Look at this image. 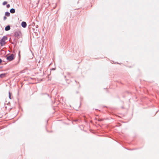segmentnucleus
<instances>
[{
	"label": "nucleus",
	"mask_w": 159,
	"mask_h": 159,
	"mask_svg": "<svg viewBox=\"0 0 159 159\" xmlns=\"http://www.w3.org/2000/svg\"><path fill=\"white\" fill-rule=\"evenodd\" d=\"M7 39V37L6 36H4L1 40L0 44L1 46H3L5 44V41Z\"/></svg>",
	"instance_id": "obj_1"
},
{
	"label": "nucleus",
	"mask_w": 159,
	"mask_h": 159,
	"mask_svg": "<svg viewBox=\"0 0 159 159\" xmlns=\"http://www.w3.org/2000/svg\"><path fill=\"white\" fill-rule=\"evenodd\" d=\"M15 55L14 54H11L10 56L7 57V59L9 61H11L14 59L15 58Z\"/></svg>",
	"instance_id": "obj_2"
},
{
	"label": "nucleus",
	"mask_w": 159,
	"mask_h": 159,
	"mask_svg": "<svg viewBox=\"0 0 159 159\" xmlns=\"http://www.w3.org/2000/svg\"><path fill=\"white\" fill-rule=\"evenodd\" d=\"M21 26L24 28H25L26 26V23L25 22L23 21L21 23Z\"/></svg>",
	"instance_id": "obj_3"
},
{
	"label": "nucleus",
	"mask_w": 159,
	"mask_h": 159,
	"mask_svg": "<svg viewBox=\"0 0 159 159\" xmlns=\"http://www.w3.org/2000/svg\"><path fill=\"white\" fill-rule=\"evenodd\" d=\"M10 27L9 25H8L7 26H6L5 28V30L6 31H8L10 30Z\"/></svg>",
	"instance_id": "obj_4"
},
{
	"label": "nucleus",
	"mask_w": 159,
	"mask_h": 159,
	"mask_svg": "<svg viewBox=\"0 0 159 159\" xmlns=\"http://www.w3.org/2000/svg\"><path fill=\"white\" fill-rule=\"evenodd\" d=\"M10 12L11 13H14L15 12V10L14 9L12 8L10 10Z\"/></svg>",
	"instance_id": "obj_5"
},
{
	"label": "nucleus",
	"mask_w": 159,
	"mask_h": 159,
	"mask_svg": "<svg viewBox=\"0 0 159 159\" xmlns=\"http://www.w3.org/2000/svg\"><path fill=\"white\" fill-rule=\"evenodd\" d=\"M6 75L5 74H2L0 75V77L1 78H2L4 77Z\"/></svg>",
	"instance_id": "obj_6"
},
{
	"label": "nucleus",
	"mask_w": 159,
	"mask_h": 159,
	"mask_svg": "<svg viewBox=\"0 0 159 159\" xmlns=\"http://www.w3.org/2000/svg\"><path fill=\"white\" fill-rule=\"evenodd\" d=\"M5 15L7 16H9L10 15V13L9 12H7L5 13Z\"/></svg>",
	"instance_id": "obj_7"
},
{
	"label": "nucleus",
	"mask_w": 159,
	"mask_h": 159,
	"mask_svg": "<svg viewBox=\"0 0 159 159\" xmlns=\"http://www.w3.org/2000/svg\"><path fill=\"white\" fill-rule=\"evenodd\" d=\"M7 2H6V1H5V2H4L3 3V5H6V4H7Z\"/></svg>",
	"instance_id": "obj_8"
},
{
	"label": "nucleus",
	"mask_w": 159,
	"mask_h": 159,
	"mask_svg": "<svg viewBox=\"0 0 159 159\" xmlns=\"http://www.w3.org/2000/svg\"><path fill=\"white\" fill-rule=\"evenodd\" d=\"M10 7V5L9 4H7V8H8Z\"/></svg>",
	"instance_id": "obj_9"
},
{
	"label": "nucleus",
	"mask_w": 159,
	"mask_h": 159,
	"mask_svg": "<svg viewBox=\"0 0 159 159\" xmlns=\"http://www.w3.org/2000/svg\"><path fill=\"white\" fill-rule=\"evenodd\" d=\"M7 19V17L6 16H4V20H6Z\"/></svg>",
	"instance_id": "obj_10"
},
{
	"label": "nucleus",
	"mask_w": 159,
	"mask_h": 159,
	"mask_svg": "<svg viewBox=\"0 0 159 159\" xmlns=\"http://www.w3.org/2000/svg\"><path fill=\"white\" fill-rule=\"evenodd\" d=\"M2 62V60L1 59H0V63H1Z\"/></svg>",
	"instance_id": "obj_11"
},
{
	"label": "nucleus",
	"mask_w": 159,
	"mask_h": 159,
	"mask_svg": "<svg viewBox=\"0 0 159 159\" xmlns=\"http://www.w3.org/2000/svg\"><path fill=\"white\" fill-rule=\"evenodd\" d=\"M102 120V119H98V121H101V120Z\"/></svg>",
	"instance_id": "obj_12"
},
{
	"label": "nucleus",
	"mask_w": 159,
	"mask_h": 159,
	"mask_svg": "<svg viewBox=\"0 0 159 159\" xmlns=\"http://www.w3.org/2000/svg\"><path fill=\"white\" fill-rule=\"evenodd\" d=\"M11 97L10 93H9V97L10 98Z\"/></svg>",
	"instance_id": "obj_13"
}]
</instances>
